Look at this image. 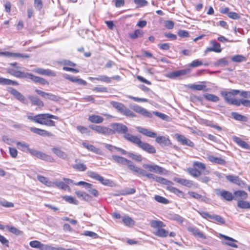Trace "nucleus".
<instances>
[{"label": "nucleus", "instance_id": "24", "mask_svg": "<svg viewBox=\"0 0 250 250\" xmlns=\"http://www.w3.org/2000/svg\"><path fill=\"white\" fill-rule=\"evenodd\" d=\"M173 180L180 185L187 186L188 188L191 187L193 185V182L189 180L174 177Z\"/></svg>", "mask_w": 250, "mask_h": 250}, {"label": "nucleus", "instance_id": "33", "mask_svg": "<svg viewBox=\"0 0 250 250\" xmlns=\"http://www.w3.org/2000/svg\"><path fill=\"white\" fill-rule=\"evenodd\" d=\"M75 194L79 198H81L84 201H90L91 200V197L85 192L81 191H76Z\"/></svg>", "mask_w": 250, "mask_h": 250}, {"label": "nucleus", "instance_id": "61", "mask_svg": "<svg viewBox=\"0 0 250 250\" xmlns=\"http://www.w3.org/2000/svg\"><path fill=\"white\" fill-rule=\"evenodd\" d=\"M83 234L94 239H96L98 237V235L96 233L89 230L84 231Z\"/></svg>", "mask_w": 250, "mask_h": 250}, {"label": "nucleus", "instance_id": "42", "mask_svg": "<svg viewBox=\"0 0 250 250\" xmlns=\"http://www.w3.org/2000/svg\"><path fill=\"white\" fill-rule=\"evenodd\" d=\"M150 226L154 229H160L166 226L164 223L159 220H152L150 222Z\"/></svg>", "mask_w": 250, "mask_h": 250}, {"label": "nucleus", "instance_id": "25", "mask_svg": "<svg viewBox=\"0 0 250 250\" xmlns=\"http://www.w3.org/2000/svg\"><path fill=\"white\" fill-rule=\"evenodd\" d=\"M156 138V142L162 146H168L170 145V141L165 136H158Z\"/></svg>", "mask_w": 250, "mask_h": 250}, {"label": "nucleus", "instance_id": "57", "mask_svg": "<svg viewBox=\"0 0 250 250\" xmlns=\"http://www.w3.org/2000/svg\"><path fill=\"white\" fill-rule=\"evenodd\" d=\"M96 79L97 81L104 82L107 83H110L111 81V78L105 75H100L96 77Z\"/></svg>", "mask_w": 250, "mask_h": 250}, {"label": "nucleus", "instance_id": "49", "mask_svg": "<svg viewBox=\"0 0 250 250\" xmlns=\"http://www.w3.org/2000/svg\"><path fill=\"white\" fill-rule=\"evenodd\" d=\"M63 199L66 202L73 204L76 205L79 204V201L76 200L74 197L71 196H64L63 197Z\"/></svg>", "mask_w": 250, "mask_h": 250}, {"label": "nucleus", "instance_id": "35", "mask_svg": "<svg viewBox=\"0 0 250 250\" xmlns=\"http://www.w3.org/2000/svg\"><path fill=\"white\" fill-rule=\"evenodd\" d=\"M78 160H76V164L74 165L72 167L76 170L79 171H84L87 169V167L83 163H78Z\"/></svg>", "mask_w": 250, "mask_h": 250}, {"label": "nucleus", "instance_id": "44", "mask_svg": "<svg viewBox=\"0 0 250 250\" xmlns=\"http://www.w3.org/2000/svg\"><path fill=\"white\" fill-rule=\"evenodd\" d=\"M38 180L41 182L42 183L48 187H51L52 185V183L49 180V179L43 176L38 175L37 176Z\"/></svg>", "mask_w": 250, "mask_h": 250}, {"label": "nucleus", "instance_id": "60", "mask_svg": "<svg viewBox=\"0 0 250 250\" xmlns=\"http://www.w3.org/2000/svg\"><path fill=\"white\" fill-rule=\"evenodd\" d=\"M221 94L224 98L225 101L229 104L232 98H230L231 95L229 94V92L222 91Z\"/></svg>", "mask_w": 250, "mask_h": 250}, {"label": "nucleus", "instance_id": "16", "mask_svg": "<svg viewBox=\"0 0 250 250\" xmlns=\"http://www.w3.org/2000/svg\"><path fill=\"white\" fill-rule=\"evenodd\" d=\"M10 93L12 94L18 100L21 102L26 104V99L25 97L16 89L11 88L9 90Z\"/></svg>", "mask_w": 250, "mask_h": 250}, {"label": "nucleus", "instance_id": "8", "mask_svg": "<svg viewBox=\"0 0 250 250\" xmlns=\"http://www.w3.org/2000/svg\"><path fill=\"white\" fill-rule=\"evenodd\" d=\"M143 167L144 168L147 169L150 172L159 174H166L167 171L164 168L155 164H144Z\"/></svg>", "mask_w": 250, "mask_h": 250}, {"label": "nucleus", "instance_id": "30", "mask_svg": "<svg viewBox=\"0 0 250 250\" xmlns=\"http://www.w3.org/2000/svg\"><path fill=\"white\" fill-rule=\"evenodd\" d=\"M226 179L229 181L239 186L241 185L243 183L242 181L239 178V177L232 175L227 176Z\"/></svg>", "mask_w": 250, "mask_h": 250}, {"label": "nucleus", "instance_id": "38", "mask_svg": "<svg viewBox=\"0 0 250 250\" xmlns=\"http://www.w3.org/2000/svg\"><path fill=\"white\" fill-rule=\"evenodd\" d=\"M204 98L208 101L212 102H217L219 100V98L216 95L210 93H205L204 94Z\"/></svg>", "mask_w": 250, "mask_h": 250}, {"label": "nucleus", "instance_id": "6", "mask_svg": "<svg viewBox=\"0 0 250 250\" xmlns=\"http://www.w3.org/2000/svg\"><path fill=\"white\" fill-rule=\"evenodd\" d=\"M87 174L89 177L95 180H98L104 185L108 186H111L112 183V182L109 179H105L103 177L100 175L97 172L92 171H87Z\"/></svg>", "mask_w": 250, "mask_h": 250}, {"label": "nucleus", "instance_id": "52", "mask_svg": "<svg viewBox=\"0 0 250 250\" xmlns=\"http://www.w3.org/2000/svg\"><path fill=\"white\" fill-rule=\"evenodd\" d=\"M143 34V31L140 29L136 30L133 33L129 34V37L132 39H135L141 37Z\"/></svg>", "mask_w": 250, "mask_h": 250}, {"label": "nucleus", "instance_id": "37", "mask_svg": "<svg viewBox=\"0 0 250 250\" xmlns=\"http://www.w3.org/2000/svg\"><path fill=\"white\" fill-rule=\"evenodd\" d=\"M154 181L160 184L165 185L167 187H168L170 185H173V183L172 182L167 180V179L157 176H156Z\"/></svg>", "mask_w": 250, "mask_h": 250}, {"label": "nucleus", "instance_id": "36", "mask_svg": "<svg viewBox=\"0 0 250 250\" xmlns=\"http://www.w3.org/2000/svg\"><path fill=\"white\" fill-rule=\"evenodd\" d=\"M17 145L19 149H21L22 151L27 152L29 153V149H32L29 148V145L25 142H17Z\"/></svg>", "mask_w": 250, "mask_h": 250}, {"label": "nucleus", "instance_id": "26", "mask_svg": "<svg viewBox=\"0 0 250 250\" xmlns=\"http://www.w3.org/2000/svg\"><path fill=\"white\" fill-rule=\"evenodd\" d=\"M220 237L221 238H224L226 240L229 241L230 242H226L225 244L231 247L237 248L238 245L234 243V242H237V241L235 240V239H233L231 237H229L228 236L220 234H219Z\"/></svg>", "mask_w": 250, "mask_h": 250}, {"label": "nucleus", "instance_id": "59", "mask_svg": "<svg viewBox=\"0 0 250 250\" xmlns=\"http://www.w3.org/2000/svg\"><path fill=\"white\" fill-rule=\"evenodd\" d=\"M6 228L11 233L15 234L17 235H20L21 233V231L17 229L16 228L14 227H10L9 226H7L6 227Z\"/></svg>", "mask_w": 250, "mask_h": 250}, {"label": "nucleus", "instance_id": "53", "mask_svg": "<svg viewBox=\"0 0 250 250\" xmlns=\"http://www.w3.org/2000/svg\"><path fill=\"white\" fill-rule=\"evenodd\" d=\"M188 171L190 175L195 177H198L201 174V171H200L199 170H197L196 168H188Z\"/></svg>", "mask_w": 250, "mask_h": 250}, {"label": "nucleus", "instance_id": "40", "mask_svg": "<svg viewBox=\"0 0 250 250\" xmlns=\"http://www.w3.org/2000/svg\"><path fill=\"white\" fill-rule=\"evenodd\" d=\"M129 163H128V164H127V165L128 167L133 172L141 175V173H142L143 169L140 167H136L131 161L129 160Z\"/></svg>", "mask_w": 250, "mask_h": 250}, {"label": "nucleus", "instance_id": "32", "mask_svg": "<svg viewBox=\"0 0 250 250\" xmlns=\"http://www.w3.org/2000/svg\"><path fill=\"white\" fill-rule=\"evenodd\" d=\"M88 120L93 123L100 124L103 122L104 118L100 116L93 115L89 116Z\"/></svg>", "mask_w": 250, "mask_h": 250}, {"label": "nucleus", "instance_id": "10", "mask_svg": "<svg viewBox=\"0 0 250 250\" xmlns=\"http://www.w3.org/2000/svg\"><path fill=\"white\" fill-rule=\"evenodd\" d=\"M130 108L136 112L145 117L151 118L152 117V114L151 112L138 105H132L130 106Z\"/></svg>", "mask_w": 250, "mask_h": 250}, {"label": "nucleus", "instance_id": "17", "mask_svg": "<svg viewBox=\"0 0 250 250\" xmlns=\"http://www.w3.org/2000/svg\"><path fill=\"white\" fill-rule=\"evenodd\" d=\"M34 72L42 75L52 77L56 76V73L54 71L50 69H45L43 68H38L34 69Z\"/></svg>", "mask_w": 250, "mask_h": 250}, {"label": "nucleus", "instance_id": "7", "mask_svg": "<svg viewBox=\"0 0 250 250\" xmlns=\"http://www.w3.org/2000/svg\"><path fill=\"white\" fill-rule=\"evenodd\" d=\"M29 153L33 156H36L39 159L43 161H46L50 162L54 161V159L50 155L46 154L41 151L36 149H29Z\"/></svg>", "mask_w": 250, "mask_h": 250}, {"label": "nucleus", "instance_id": "39", "mask_svg": "<svg viewBox=\"0 0 250 250\" xmlns=\"http://www.w3.org/2000/svg\"><path fill=\"white\" fill-rule=\"evenodd\" d=\"M129 163H128V164H127V165L128 167L133 172L141 175V173H142L143 169L140 167H136L131 161L129 160Z\"/></svg>", "mask_w": 250, "mask_h": 250}, {"label": "nucleus", "instance_id": "27", "mask_svg": "<svg viewBox=\"0 0 250 250\" xmlns=\"http://www.w3.org/2000/svg\"><path fill=\"white\" fill-rule=\"evenodd\" d=\"M112 157L113 160L119 164L127 166V164L129 163V160H127L123 157L115 155H112Z\"/></svg>", "mask_w": 250, "mask_h": 250}, {"label": "nucleus", "instance_id": "22", "mask_svg": "<svg viewBox=\"0 0 250 250\" xmlns=\"http://www.w3.org/2000/svg\"><path fill=\"white\" fill-rule=\"evenodd\" d=\"M28 99L30 100L32 105H37L39 107H43L44 106L43 102L36 96L29 95Z\"/></svg>", "mask_w": 250, "mask_h": 250}, {"label": "nucleus", "instance_id": "21", "mask_svg": "<svg viewBox=\"0 0 250 250\" xmlns=\"http://www.w3.org/2000/svg\"><path fill=\"white\" fill-rule=\"evenodd\" d=\"M207 158L208 161L216 164L222 166H225L226 164V161L222 158L215 157L213 155H208Z\"/></svg>", "mask_w": 250, "mask_h": 250}, {"label": "nucleus", "instance_id": "23", "mask_svg": "<svg viewBox=\"0 0 250 250\" xmlns=\"http://www.w3.org/2000/svg\"><path fill=\"white\" fill-rule=\"evenodd\" d=\"M52 152H53L57 156L62 159H66L67 158V154L64 151H62L60 148L55 147L51 149Z\"/></svg>", "mask_w": 250, "mask_h": 250}, {"label": "nucleus", "instance_id": "45", "mask_svg": "<svg viewBox=\"0 0 250 250\" xmlns=\"http://www.w3.org/2000/svg\"><path fill=\"white\" fill-rule=\"evenodd\" d=\"M123 223L127 226H132L134 225L135 222L134 220L129 216H124L122 218Z\"/></svg>", "mask_w": 250, "mask_h": 250}, {"label": "nucleus", "instance_id": "18", "mask_svg": "<svg viewBox=\"0 0 250 250\" xmlns=\"http://www.w3.org/2000/svg\"><path fill=\"white\" fill-rule=\"evenodd\" d=\"M188 70L186 69H183V70H179L175 71H173L167 74V77L170 78V79H175L179 76L185 75L187 74L188 72Z\"/></svg>", "mask_w": 250, "mask_h": 250}, {"label": "nucleus", "instance_id": "3", "mask_svg": "<svg viewBox=\"0 0 250 250\" xmlns=\"http://www.w3.org/2000/svg\"><path fill=\"white\" fill-rule=\"evenodd\" d=\"M110 126L112 132V134L116 133L124 134V138L130 142L132 137H135V136L128 133V127L122 123H112L110 125Z\"/></svg>", "mask_w": 250, "mask_h": 250}, {"label": "nucleus", "instance_id": "9", "mask_svg": "<svg viewBox=\"0 0 250 250\" xmlns=\"http://www.w3.org/2000/svg\"><path fill=\"white\" fill-rule=\"evenodd\" d=\"M215 193L218 196L221 197L227 201H231L233 199V195L230 192L220 188L214 190Z\"/></svg>", "mask_w": 250, "mask_h": 250}, {"label": "nucleus", "instance_id": "51", "mask_svg": "<svg viewBox=\"0 0 250 250\" xmlns=\"http://www.w3.org/2000/svg\"><path fill=\"white\" fill-rule=\"evenodd\" d=\"M210 219L216 221L222 225L225 224V220L219 215H211Z\"/></svg>", "mask_w": 250, "mask_h": 250}, {"label": "nucleus", "instance_id": "48", "mask_svg": "<svg viewBox=\"0 0 250 250\" xmlns=\"http://www.w3.org/2000/svg\"><path fill=\"white\" fill-rule=\"evenodd\" d=\"M231 61L233 62H245L246 58L242 55H236L231 58Z\"/></svg>", "mask_w": 250, "mask_h": 250}, {"label": "nucleus", "instance_id": "63", "mask_svg": "<svg viewBox=\"0 0 250 250\" xmlns=\"http://www.w3.org/2000/svg\"><path fill=\"white\" fill-rule=\"evenodd\" d=\"M128 156L137 162H141L142 160V157L140 155L135 154L132 153H128Z\"/></svg>", "mask_w": 250, "mask_h": 250}, {"label": "nucleus", "instance_id": "15", "mask_svg": "<svg viewBox=\"0 0 250 250\" xmlns=\"http://www.w3.org/2000/svg\"><path fill=\"white\" fill-rule=\"evenodd\" d=\"M136 129L139 132L147 137L150 138L156 137L157 134L155 132L152 131L147 128H143L141 126H137L136 127Z\"/></svg>", "mask_w": 250, "mask_h": 250}, {"label": "nucleus", "instance_id": "56", "mask_svg": "<svg viewBox=\"0 0 250 250\" xmlns=\"http://www.w3.org/2000/svg\"><path fill=\"white\" fill-rule=\"evenodd\" d=\"M62 247L55 248L49 245L42 244L41 250H61Z\"/></svg>", "mask_w": 250, "mask_h": 250}, {"label": "nucleus", "instance_id": "34", "mask_svg": "<svg viewBox=\"0 0 250 250\" xmlns=\"http://www.w3.org/2000/svg\"><path fill=\"white\" fill-rule=\"evenodd\" d=\"M52 184H54L56 187L63 189L64 190L70 191V188L65 183L62 181H55Z\"/></svg>", "mask_w": 250, "mask_h": 250}, {"label": "nucleus", "instance_id": "64", "mask_svg": "<svg viewBox=\"0 0 250 250\" xmlns=\"http://www.w3.org/2000/svg\"><path fill=\"white\" fill-rule=\"evenodd\" d=\"M34 7L38 11H41L43 6L42 0H34Z\"/></svg>", "mask_w": 250, "mask_h": 250}, {"label": "nucleus", "instance_id": "12", "mask_svg": "<svg viewBox=\"0 0 250 250\" xmlns=\"http://www.w3.org/2000/svg\"><path fill=\"white\" fill-rule=\"evenodd\" d=\"M63 77L70 82L76 83L79 85H86L87 84V82L85 81L78 78L74 76L65 74L63 75Z\"/></svg>", "mask_w": 250, "mask_h": 250}, {"label": "nucleus", "instance_id": "55", "mask_svg": "<svg viewBox=\"0 0 250 250\" xmlns=\"http://www.w3.org/2000/svg\"><path fill=\"white\" fill-rule=\"evenodd\" d=\"M189 87L192 89L196 90H207V89H205V88L206 87V85L204 84H192L189 86Z\"/></svg>", "mask_w": 250, "mask_h": 250}, {"label": "nucleus", "instance_id": "19", "mask_svg": "<svg viewBox=\"0 0 250 250\" xmlns=\"http://www.w3.org/2000/svg\"><path fill=\"white\" fill-rule=\"evenodd\" d=\"M233 199L237 201L246 199L248 197V194L246 192L243 190L236 191L233 193Z\"/></svg>", "mask_w": 250, "mask_h": 250}, {"label": "nucleus", "instance_id": "2", "mask_svg": "<svg viewBox=\"0 0 250 250\" xmlns=\"http://www.w3.org/2000/svg\"><path fill=\"white\" fill-rule=\"evenodd\" d=\"M30 114H32L30 113ZM27 118L30 121L41 125H45L48 126H55V122L51 119L58 120V116L49 114H39L35 116L27 115Z\"/></svg>", "mask_w": 250, "mask_h": 250}, {"label": "nucleus", "instance_id": "58", "mask_svg": "<svg viewBox=\"0 0 250 250\" xmlns=\"http://www.w3.org/2000/svg\"><path fill=\"white\" fill-rule=\"evenodd\" d=\"M42 244V243L37 240L32 241L29 243V245L31 247L39 249L40 250H41Z\"/></svg>", "mask_w": 250, "mask_h": 250}, {"label": "nucleus", "instance_id": "28", "mask_svg": "<svg viewBox=\"0 0 250 250\" xmlns=\"http://www.w3.org/2000/svg\"><path fill=\"white\" fill-rule=\"evenodd\" d=\"M96 132L104 135H112V133L111 128L101 125H98Z\"/></svg>", "mask_w": 250, "mask_h": 250}, {"label": "nucleus", "instance_id": "31", "mask_svg": "<svg viewBox=\"0 0 250 250\" xmlns=\"http://www.w3.org/2000/svg\"><path fill=\"white\" fill-rule=\"evenodd\" d=\"M173 185H170L168 187H167V189L172 193H174L179 197H183L184 193L183 191L180 190L176 188L172 187Z\"/></svg>", "mask_w": 250, "mask_h": 250}, {"label": "nucleus", "instance_id": "41", "mask_svg": "<svg viewBox=\"0 0 250 250\" xmlns=\"http://www.w3.org/2000/svg\"><path fill=\"white\" fill-rule=\"evenodd\" d=\"M154 234L160 237H166L168 235V231L162 228L157 229L154 232Z\"/></svg>", "mask_w": 250, "mask_h": 250}, {"label": "nucleus", "instance_id": "29", "mask_svg": "<svg viewBox=\"0 0 250 250\" xmlns=\"http://www.w3.org/2000/svg\"><path fill=\"white\" fill-rule=\"evenodd\" d=\"M83 146L87 149L89 151L93 152L96 154H100L101 153L100 149L95 147L93 145L89 144L86 142H83L82 143Z\"/></svg>", "mask_w": 250, "mask_h": 250}, {"label": "nucleus", "instance_id": "20", "mask_svg": "<svg viewBox=\"0 0 250 250\" xmlns=\"http://www.w3.org/2000/svg\"><path fill=\"white\" fill-rule=\"evenodd\" d=\"M188 230L195 237L198 236L200 238L204 239L207 238L206 235L197 228L188 227Z\"/></svg>", "mask_w": 250, "mask_h": 250}, {"label": "nucleus", "instance_id": "47", "mask_svg": "<svg viewBox=\"0 0 250 250\" xmlns=\"http://www.w3.org/2000/svg\"><path fill=\"white\" fill-rule=\"evenodd\" d=\"M228 61L225 58H223L217 60L215 63L214 65L216 66L223 67L227 65Z\"/></svg>", "mask_w": 250, "mask_h": 250}, {"label": "nucleus", "instance_id": "11", "mask_svg": "<svg viewBox=\"0 0 250 250\" xmlns=\"http://www.w3.org/2000/svg\"><path fill=\"white\" fill-rule=\"evenodd\" d=\"M35 92L42 97L46 99L50 100L53 101H59L60 99V98L58 96H56L50 93L45 92L43 91H42L38 89L35 90Z\"/></svg>", "mask_w": 250, "mask_h": 250}, {"label": "nucleus", "instance_id": "62", "mask_svg": "<svg viewBox=\"0 0 250 250\" xmlns=\"http://www.w3.org/2000/svg\"><path fill=\"white\" fill-rule=\"evenodd\" d=\"M188 195H189L191 197L201 201V199L203 198V196L193 191H189L188 193Z\"/></svg>", "mask_w": 250, "mask_h": 250}, {"label": "nucleus", "instance_id": "46", "mask_svg": "<svg viewBox=\"0 0 250 250\" xmlns=\"http://www.w3.org/2000/svg\"><path fill=\"white\" fill-rule=\"evenodd\" d=\"M231 115L232 117L236 120L239 121L246 122L247 121V117L241 115L237 112H232Z\"/></svg>", "mask_w": 250, "mask_h": 250}, {"label": "nucleus", "instance_id": "13", "mask_svg": "<svg viewBox=\"0 0 250 250\" xmlns=\"http://www.w3.org/2000/svg\"><path fill=\"white\" fill-rule=\"evenodd\" d=\"M175 136L177 141L182 145L188 146L190 147L194 146V143L191 140L185 137L184 135L176 134Z\"/></svg>", "mask_w": 250, "mask_h": 250}, {"label": "nucleus", "instance_id": "54", "mask_svg": "<svg viewBox=\"0 0 250 250\" xmlns=\"http://www.w3.org/2000/svg\"><path fill=\"white\" fill-rule=\"evenodd\" d=\"M154 199L157 202L164 204H167L169 203L168 199L160 195H155Z\"/></svg>", "mask_w": 250, "mask_h": 250}, {"label": "nucleus", "instance_id": "5", "mask_svg": "<svg viewBox=\"0 0 250 250\" xmlns=\"http://www.w3.org/2000/svg\"><path fill=\"white\" fill-rule=\"evenodd\" d=\"M131 139H130L131 142L137 145L142 150L149 154L156 153V149L153 146L148 143L142 142L138 137L135 136V137H132Z\"/></svg>", "mask_w": 250, "mask_h": 250}, {"label": "nucleus", "instance_id": "1", "mask_svg": "<svg viewBox=\"0 0 250 250\" xmlns=\"http://www.w3.org/2000/svg\"><path fill=\"white\" fill-rule=\"evenodd\" d=\"M21 69V67L20 66H16V69L12 68H7V72L17 78L19 79H25L27 78L30 79L33 82L36 83H39L40 84H43V85H48L49 83L44 79L33 75L32 74L24 72L23 71H21L19 69Z\"/></svg>", "mask_w": 250, "mask_h": 250}, {"label": "nucleus", "instance_id": "43", "mask_svg": "<svg viewBox=\"0 0 250 250\" xmlns=\"http://www.w3.org/2000/svg\"><path fill=\"white\" fill-rule=\"evenodd\" d=\"M237 206L243 209H250V202H249L243 200H238Z\"/></svg>", "mask_w": 250, "mask_h": 250}, {"label": "nucleus", "instance_id": "50", "mask_svg": "<svg viewBox=\"0 0 250 250\" xmlns=\"http://www.w3.org/2000/svg\"><path fill=\"white\" fill-rule=\"evenodd\" d=\"M210 43L212 46V48H214L215 50H216L214 51L215 52L220 53L222 51L220 44L217 42L215 40L210 41Z\"/></svg>", "mask_w": 250, "mask_h": 250}, {"label": "nucleus", "instance_id": "4", "mask_svg": "<svg viewBox=\"0 0 250 250\" xmlns=\"http://www.w3.org/2000/svg\"><path fill=\"white\" fill-rule=\"evenodd\" d=\"M110 104L121 114L130 118L136 117V114L123 104L116 101H111Z\"/></svg>", "mask_w": 250, "mask_h": 250}, {"label": "nucleus", "instance_id": "14", "mask_svg": "<svg viewBox=\"0 0 250 250\" xmlns=\"http://www.w3.org/2000/svg\"><path fill=\"white\" fill-rule=\"evenodd\" d=\"M30 130L31 132H32L34 133H36L38 135H39L40 136H42L51 137V136H54L52 133H51L49 131H47L46 130H43L42 129L34 127H30Z\"/></svg>", "mask_w": 250, "mask_h": 250}]
</instances>
